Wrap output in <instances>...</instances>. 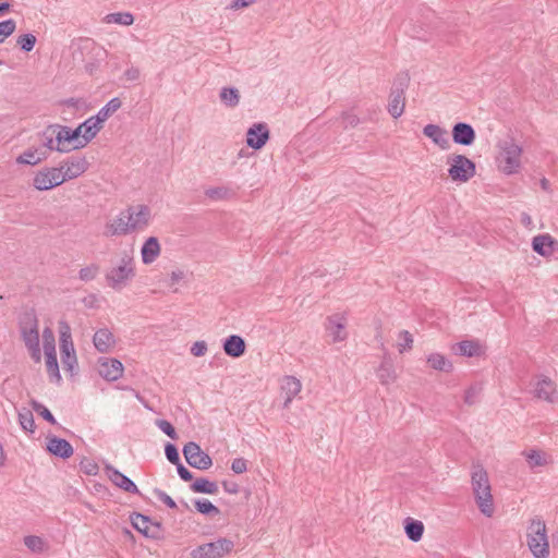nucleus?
<instances>
[{
  "instance_id": "1",
  "label": "nucleus",
  "mask_w": 558,
  "mask_h": 558,
  "mask_svg": "<svg viewBox=\"0 0 558 558\" xmlns=\"http://www.w3.org/2000/svg\"><path fill=\"white\" fill-rule=\"evenodd\" d=\"M150 220L151 209L147 205H130L106 225V234L120 236L143 232L149 226Z\"/></svg>"
},
{
  "instance_id": "2",
  "label": "nucleus",
  "mask_w": 558,
  "mask_h": 558,
  "mask_svg": "<svg viewBox=\"0 0 558 558\" xmlns=\"http://www.w3.org/2000/svg\"><path fill=\"white\" fill-rule=\"evenodd\" d=\"M471 488L481 513L487 518H492L495 512L492 485L487 471L481 464L472 466Z\"/></svg>"
},
{
  "instance_id": "3",
  "label": "nucleus",
  "mask_w": 558,
  "mask_h": 558,
  "mask_svg": "<svg viewBox=\"0 0 558 558\" xmlns=\"http://www.w3.org/2000/svg\"><path fill=\"white\" fill-rule=\"evenodd\" d=\"M107 284L116 291H121L129 286L135 277V263L131 253L123 252L117 265L106 272Z\"/></svg>"
},
{
  "instance_id": "4",
  "label": "nucleus",
  "mask_w": 558,
  "mask_h": 558,
  "mask_svg": "<svg viewBox=\"0 0 558 558\" xmlns=\"http://www.w3.org/2000/svg\"><path fill=\"white\" fill-rule=\"evenodd\" d=\"M526 543L535 558H548L549 543L546 533L545 522L541 519H533L527 527Z\"/></svg>"
},
{
  "instance_id": "5",
  "label": "nucleus",
  "mask_w": 558,
  "mask_h": 558,
  "mask_svg": "<svg viewBox=\"0 0 558 558\" xmlns=\"http://www.w3.org/2000/svg\"><path fill=\"white\" fill-rule=\"evenodd\" d=\"M500 169L506 174L517 173L521 166L522 148L513 140H506L500 144Z\"/></svg>"
},
{
  "instance_id": "6",
  "label": "nucleus",
  "mask_w": 558,
  "mask_h": 558,
  "mask_svg": "<svg viewBox=\"0 0 558 558\" xmlns=\"http://www.w3.org/2000/svg\"><path fill=\"white\" fill-rule=\"evenodd\" d=\"M447 163L450 166L448 175L452 181L466 182L475 175V163L464 155H452L448 157Z\"/></svg>"
},
{
  "instance_id": "7",
  "label": "nucleus",
  "mask_w": 558,
  "mask_h": 558,
  "mask_svg": "<svg viewBox=\"0 0 558 558\" xmlns=\"http://www.w3.org/2000/svg\"><path fill=\"white\" fill-rule=\"evenodd\" d=\"M234 547L231 539L220 537L214 542L197 546L192 550L193 558H222L228 555Z\"/></svg>"
},
{
  "instance_id": "8",
  "label": "nucleus",
  "mask_w": 558,
  "mask_h": 558,
  "mask_svg": "<svg viewBox=\"0 0 558 558\" xmlns=\"http://www.w3.org/2000/svg\"><path fill=\"white\" fill-rule=\"evenodd\" d=\"M88 167L89 163L85 157L72 156L63 160L57 168L60 169L61 179L64 183L82 175Z\"/></svg>"
},
{
  "instance_id": "9",
  "label": "nucleus",
  "mask_w": 558,
  "mask_h": 558,
  "mask_svg": "<svg viewBox=\"0 0 558 558\" xmlns=\"http://www.w3.org/2000/svg\"><path fill=\"white\" fill-rule=\"evenodd\" d=\"M183 456L192 468L208 470L213 465L210 456L204 452L199 445L194 441H190L183 447Z\"/></svg>"
},
{
  "instance_id": "10",
  "label": "nucleus",
  "mask_w": 558,
  "mask_h": 558,
  "mask_svg": "<svg viewBox=\"0 0 558 558\" xmlns=\"http://www.w3.org/2000/svg\"><path fill=\"white\" fill-rule=\"evenodd\" d=\"M63 183L60 169L57 167L44 168L33 179V186L38 191H48Z\"/></svg>"
},
{
  "instance_id": "11",
  "label": "nucleus",
  "mask_w": 558,
  "mask_h": 558,
  "mask_svg": "<svg viewBox=\"0 0 558 558\" xmlns=\"http://www.w3.org/2000/svg\"><path fill=\"white\" fill-rule=\"evenodd\" d=\"M532 392L535 398L548 403L558 402V389L556 384L546 376H537L533 383Z\"/></svg>"
},
{
  "instance_id": "12",
  "label": "nucleus",
  "mask_w": 558,
  "mask_h": 558,
  "mask_svg": "<svg viewBox=\"0 0 558 558\" xmlns=\"http://www.w3.org/2000/svg\"><path fill=\"white\" fill-rule=\"evenodd\" d=\"M269 140V130L266 123H254L246 132V144L253 149H260Z\"/></svg>"
},
{
  "instance_id": "13",
  "label": "nucleus",
  "mask_w": 558,
  "mask_h": 558,
  "mask_svg": "<svg viewBox=\"0 0 558 558\" xmlns=\"http://www.w3.org/2000/svg\"><path fill=\"white\" fill-rule=\"evenodd\" d=\"M22 337L32 359L38 363L41 360V350L39 345V332L36 322L27 329H22Z\"/></svg>"
},
{
  "instance_id": "14",
  "label": "nucleus",
  "mask_w": 558,
  "mask_h": 558,
  "mask_svg": "<svg viewBox=\"0 0 558 558\" xmlns=\"http://www.w3.org/2000/svg\"><path fill=\"white\" fill-rule=\"evenodd\" d=\"M105 472L108 478L112 482V484L119 487L120 489L131 494H140V490L135 483L112 465L107 464L105 466Z\"/></svg>"
},
{
  "instance_id": "15",
  "label": "nucleus",
  "mask_w": 558,
  "mask_h": 558,
  "mask_svg": "<svg viewBox=\"0 0 558 558\" xmlns=\"http://www.w3.org/2000/svg\"><path fill=\"white\" fill-rule=\"evenodd\" d=\"M532 248L543 257H549L558 251V241L550 234H538L532 239Z\"/></svg>"
},
{
  "instance_id": "16",
  "label": "nucleus",
  "mask_w": 558,
  "mask_h": 558,
  "mask_svg": "<svg viewBox=\"0 0 558 558\" xmlns=\"http://www.w3.org/2000/svg\"><path fill=\"white\" fill-rule=\"evenodd\" d=\"M347 318L342 314H335L327 318L326 329L333 342L344 341L348 337L345 331Z\"/></svg>"
},
{
  "instance_id": "17",
  "label": "nucleus",
  "mask_w": 558,
  "mask_h": 558,
  "mask_svg": "<svg viewBox=\"0 0 558 558\" xmlns=\"http://www.w3.org/2000/svg\"><path fill=\"white\" fill-rule=\"evenodd\" d=\"M98 372L102 378L114 381L122 377L123 365L117 359H102L99 362Z\"/></svg>"
},
{
  "instance_id": "18",
  "label": "nucleus",
  "mask_w": 558,
  "mask_h": 558,
  "mask_svg": "<svg viewBox=\"0 0 558 558\" xmlns=\"http://www.w3.org/2000/svg\"><path fill=\"white\" fill-rule=\"evenodd\" d=\"M475 131L471 124L458 122L452 128V140L456 144L470 146L475 141Z\"/></svg>"
},
{
  "instance_id": "19",
  "label": "nucleus",
  "mask_w": 558,
  "mask_h": 558,
  "mask_svg": "<svg viewBox=\"0 0 558 558\" xmlns=\"http://www.w3.org/2000/svg\"><path fill=\"white\" fill-rule=\"evenodd\" d=\"M47 450L62 459H68L73 454L72 445L68 440L56 436L48 438Z\"/></svg>"
},
{
  "instance_id": "20",
  "label": "nucleus",
  "mask_w": 558,
  "mask_h": 558,
  "mask_svg": "<svg viewBox=\"0 0 558 558\" xmlns=\"http://www.w3.org/2000/svg\"><path fill=\"white\" fill-rule=\"evenodd\" d=\"M281 389L286 396L283 408H289L293 398L301 392L302 384L294 376H284L281 381Z\"/></svg>"
},
{
  "instance_id": "21",
  "label": "nucleus",
  "mask_w": 558,
  "mask_h": 558,
  "mask_svg": "<svg viewBox=\"0 0 558 558\" xmlns=\"http://www.w3.org/2000/svg\"><path fill=\"white\" fill-rule=\"evenodd\" d=\"M423 134L430 138L441 149L449 147L448 132L436 124H427L423 129Z\"/></svg>"
},
{
  "instance_id": "22",
  "label": "nucleus",
  "mask_w": 558,
  "mask_h": 558,
  "mask_svg": "<svg viewBox=\"0 0 558 558\" xmlns=\"http://www.w3.org/2000/svg\"><path fill=\"white\" fill-rule=\"evenodd\" d=\"M80 126L83 131V136L81 138V143H78L76 147H85L102 129V124L99 121H96L95 116L85 120L80 124Z\"/></svg>"
},
{
  "instance_id": "23",
  "label": "nucleus",
  "mask_w": 558,
  "mask_h": 558,
  "mask_svg": "<svg viewBox=\"0 0 558 558\" xmlns=\"http://www.w3.org/2000/svg\"><path fill=\"white\" fill-rule=\"evenodd\" d=\"M160 251H161V247H160L158 239L155 236L148 238L144 242V244L141 248V255H142L143 263L145 265H149V264L154 263L157 259V257L160 255Z\"/></svg>"
},
{
  "instance_id": "24",
  "label": "nucleus",
  "mask_w": 558,
  "mask_h": 558,
  "mask_svg": "<svg viewBox=\"0 0 558 558\" xmlns=\"http://www.w3.org/2000/svg\"><path fill=\"white\" fill-rule=\"evenodd\" d=\"M56 133V150L60 153H68L72 150L73 138L71 129L69 126L57 125L53 130Z\"/></svg>"
},
{
  "instance_id": "25",
  "label": "nucleus",
  "mask_w": 558,
  "mask_h": 558,
  "mask_svg": "<svg viewBox=\"0 0 558 558\" xmlns=\"http://www.w3.org/2000/svg\"><path fill=\"white\" fill-rule=\"evenodd\" d=\"M223 351L228 356L240 357L245 352V341L238 335L228 337L223 342Z\"/></svg>"
},
{
  "instance_id": "26",
  "label": "nucleus",
  "mask_w": 558,
  "mask_h": 558,
  "mask_svg": "<svg viewBox=\"0 0 558 558\" xmlns=\"http://www.w3.org/2000/svg\"><path fill=\"white\" fill-rule=\"evenodd\" d=\"M93 342L99 352H109L114 344V337L107 328L99 329L95 332Z\"/></svg>"
},
{
  "instance_id": "27",
  "label": "nucleus",
  "mask_w": 558,
  "mask_h": 558,
  "mask_svg": "<svg viewBox=\"0 0 558 558\" xmlns=\"http://www.w3.org/2000/svg\"><path fill=\"white\" fill-rule=\"evenodd\" d=\"M377 377L381 385L388 386L396 381L397 373L390 359L385 357L377 368Z\"/></svg>"
},
{
  "instance_id": "28",
  "label": "nucleus",
  "mask_w": 558,
  "mask_h": 558,
  "mask_svg": "<svg viewBox=\"0 0 558 558\" xmlns=\"http://www.w3.org/2000/svg\"><path fill=\"white\" fill-rule=\"evenodd\" d=\"M404 531L408 538L414 543L421 541L424 533V524L422 521L408 518L404 521Z\"/></svg>"
},
{
  "instance_id": "29",
  "label": "nucleus",
  "mask_w": 558,
  "mask_h": 558,
  "mask_svg": "<svg viewBox=\"0 0 558 558\" xmlns=\"http://www.w3.org/2000/svg\"><path fill=\"white\" fill-rule=\"evenodd\" d=\"M404 97L403 90L398 89L392 92L388 105V111L393 118H399L404 111Z\"/></svg>"
},
{
  "instance_id": "30",
  "label": "nucleus",
  "mask_w": 558,
  "mask_h": 558,
  "mask_svg": "<svg viewBox=\"0 0 558 558\" xmlns=\"http://www.w3.org/2000/svg\"><path fill=\"white\" fill-rule=\"evenodd\" d=\"M240 98V92L235 87H222L220 89L219 99L228 108L238 107Z\"/></svg>"
},
{
  "instance_id": "31",
  "label": "nucleus",
  "mask_w": 558,
  "mask_h": 558,
  "mask_svg": "<svg viewBox=\"0 0 558 558\" xmlns=\"http://www.w3.org/2000/svg\"><path fill=\"white\" fill-rule=\"evenodd\" d=\"M205 196L215 202L227 201L234 196V192L226 185L211 186L205 190Z\"/></svg>"
},
{
  "instance_id": "32",
  "label": "nucleus",
  "mask_w": 558,
  "mask_h": 558,
  "mask_svg": "<svg viewBox=\"0 0 558 558\" xmlns=\"http://www.w3.org/2000/svg\"><path fill=\"white\" fill-rule=\"evenodd\" d=\"M428 365L436 371L449 373L452 371V363L440 353H432L426 359Z\"/></svg>"
},
{
  "instance_id": "33",
  "label": "nucleus",
  "mask_w": 558,
  "mask_h": 558,
  "mask_svg": "<svg viewBox=\"0 0 558 558\" xmlns=\"http://www.w3.org/2000/svg\"><path fill=\"white\" fill-rule=\"evenodd\" d=\"M60 352L64 369L72 373L77 364L74 345H60Z\"/></svg>"
},
{
  "instance_id": "34",
  "label": "nucleus",
  "mask_w": 558,
  "mask_h": 558,
  "mask_svg": "<svg viewBox=\"0 0 558 558\" xmlns=\"http://www.w3.org/2000/svg\"><path fill=\"white\" fill-rule=\"evenodd\" d=\"M121 100L118 97L110 99L95 116L96 121L104 124L114 112L121 108Z\"/></svg>"
},
{
  "instance_id": "35",
  "label": "nucleus",
  "mask_w": 558,
  "mask_h": 558,
  "mask_svg": "<svg viewBox=\"0 0 558 558\" xmlns=\"http://www.w3.org/2000/svg\"><path fill=\"white\" fill-rule=\"evenodd\" d=\"M102 22L106 24H118L130 26L134 23V15L131 12H114L105 15Z\"/></svg>"
},
{
  "instance_id": "36",
  "label": "nucleus",
  "mask_w": 558,
  "mask_h": 558,
  "mask_svg": "<svg viewBox=\"0 0 558 558\" xmlns=\"http://www.w3.org/2000/svg\"><path fill=\"white\" fill-rule=\"evenodd\" d=\"M457 353L462 356L473 357L481 354V344L474 340H464L457 343Z\"/></svg>"
},
{
  "instance_id": "37",
  "label": "nucleus",
  "mask_w": 558,
  "mask_h": 558,
  "mask_svg": "<svg viewBox=\"0 0 558 558\" xmlns=\"http://www.w3.org/2000/svg\"><path fill=\"white\" fill-rule=\"evenodd\" d=\"M45 158V155L39 153L38 149L29 148L16 158V162L20 165L35 166L41 162Z\"/></svg>"
},
{
  "instance_id": "38",
  "label": "nucleus",
  "mask_w": 558,
  "mask_h": 558,
  "mask_svg": "<svg viewBox=\"0 0 558 558\" xmlns=\"http://www.w3.org/2000/svg\"><path fill=\"white\" fill-rule=\"evenodd\" d=\"M191 489L194 493L209 494L214 495L218 492V486L215 482H211L207 478L201 477L197 478L192 485Z\"/></svg>"
},
{
  "instance_id": "39",
  "label": "nucleus",
  "mask_w": 558,
  "mask_h": 558,
  "mask_svg": "<svg viewBox=\"0 0 558 558\" xmlns=\"http://www.w3.org/2000/svg\"><path fill=\"white\" fill-rule=\"evenodd\" d=\"M522 454L525 457L529 466L532 469L536 466H544L548 462L546 454L541 450L531 449L529 451H524Z\"/></svg>"
},
{
  "instance_id": "40",
  "label": "nucleus",
  "mask_w": 558,
  "mask_h": 558,
  "mask_svg": "<svg viewBox=\"0 0 558 558\" xmlns=\"http://www.w3.org/2000/svg\"><path fill=\"white\" fill-rule=\"evenodd\" d=\"M132 525L135 530L145 536H150V525H153V522L148 517L141 513H135L132 517Z\"/></svg>"
},
{
  "instance_id": "41",
  "label": "nucleus",
  "mask_w": 558,
  "mask_h": 558,
  "mask_svg": "<svg viewBox=\"0 0 558 558\" xmlns=\"http://www.w3.org/2000/svg\"><path fill=\"white\" fill-rule=\"evenodd\" d=\"M46 355V367L50 379L57 384L61 381L59 365L57 361V353H49Z\"/></svg>"
},
{
  "instance_id": "42",
  "label": "nucleus",
  "mask_w": 558,
  "mask_h": 558,
  "mask_svg": "<svg viewBox=\"0 0 558 558\" xmlns=\"http://www.w3.org/2000/svg\"><path fill=\"white\" fill-rule=\"evenodd\" d=\"M195 508L198 512L207 515H218L220 513V510L208 499L195 500Z\"/></svg>"
},
{
  "instance_id": "43",
  "label": "nucleus",
  "mask_w": 558,
  "mask_h": 558,
  "mask_svg": "<svg viewBox=\"0 0 558 558\" xmlns=\"http://www.w3.org/2000/svg\"><path fill=\"white\" fill-rule=\"evenodd\" d=\"M413 347V336L408 330H401L398 335L397 348L400 353L411 350Z\"/></svg>"
},
{
  "instance_id": "44",
  "label": "nucleus",
  "mask_w": 558,
  "mask_h": 558,
  "mask_svg": "<svg viewBox=\"0 0 558 558\" xmlns=\"http://www.w3.org/2000/svg\"><path fill=\"white\" fill-rule=\"evenodd\" d=\"M25 546L33 553H43L45 550V542L41 537L29 535L24 538Z\"/></svg>"
},
{
  "instance_id": "45",
  "label": "nucleus",
  "mask_w": 558,
  "mask_h": 558,
  "mask_svg": "<svg viewBox=\"0 0 558 558\" xmlns=\"http://www.w3.org/2000/svg\"><path fill=\"white\" fill-rule=\"evenodd\" d=\"M19 422L24 430L29 433L35 430V422L32 411L26 409L21 411L19 413Z\"/></svg>"
},
{
  "instance_id": "46",
  "label": "nucleus",
  "mask_w": 558,
  "mask_h": 558,
  "mask_svg": "<svg viewBox=\"0 0 558 558\" xmlns=\"http://www.w3.org/2000/svg\"><path fill=\"white\" fill-rule=\"evenodd\" d=\"M43 342L45 354L56 353V339L53 331L47 327L43 331Z\"/></svg>"
},
{
  "instance_id": "47",
  "label": "nucleus",
  "mask_w": 558,
  "mask_h": 558,
  "mask_svg": "<svg viewBox=\"0 0 558 558\" xmlns=\"http://www.w3.org/2000/svg\"><path fill=\"white\" fill-rule=\"evenodd\" d=\"M482 392V386L478 384H474L470 386L465 391L463 396V401L468 405H473L477 402L478 397Z\"/></svg>"
},
{
  "instance_id": "48",
  "label": "nucleus",
  "mask_w": 558,
  "mask_h": 558,
  "mask_svg": "<svg viewBox=\"0 0 558 558\" xmlns=\"http://www.w3.org/2000/svg\"><path fill=\"white\" fill-rule=\"evenodd\" d=\"M365 119L359 118L352 110L343 111L341 113V123L344 129L354 128Z\"/></svg>"
},
{
  "instance_id": "49",
  "label": "nucleus",
  "mask_w": 558,
  "mask_h": 558,
  "mask_svg": "<svg viewBox=\"0 0 558 558\" xmlns=\"http://www.w3.org/2000/svg\"><path fill=\"white\" fill-rule=\"evenodd\" d=\"M16 28V22L13 19H9L0 22V44H2L5 38L11 36Z\"/></svg>"
},
{
  "instance_id": "50",
  "label": "nucleus",
  "mask_w": 558,
  "mask_h": 558,
  "mask_svg": "<svg viewBox=\"0 0 558 558\" xmlns=\"http://www.w3.org/2000/svg\"><path fill=\"white\" fill-rule=\"evenodd\" d=\"M36 40L35 35L24 34L17 37L16 43L23 51L29 52L34 49Z\"/></svg>"
},
{
  "instance_id": "51",
  "label": "nucleus",
  "mask_w": 558,
  "mask_h": 558,
  "mask_svg": "<svg viewBox=\"0 0 558 558\" xmlns=\"http://www.w3.org/2000/svg\"><path fill=\"white\" fill-rule=\"evenodd\" d=\"M99 272V266L96 264L88 265L82 268L78 272V278L82 281H90L96 278Z\"/></svg>"
},
{
  "instance_id": "52",
  "label": "nucleus",
  "mask_w": 558,
  "mask_h": 558,
  "mask_svg": "<svg viewBox=\"0 0 558 558\" xmlns=\"http://www.w3.org/2000/svg\"><path fill=\"white\" fill-rule=\"evenodd\" d=\"M60 345L68 344L73 345L71 328L65 322H60Z\"/></svg>"
},
{
  "instance_id": "53",
  "label": "nucleus",
  "mask_w": 558,
  "mask_h": 558,
  "mask_svg": "<svg viewBox=\"0 0 558 558\" xmlns=\"http://www.w3.org/2000/svg\"><path fill=\"white\" fill-rule=\"evenodd\" d=\"M156 425L158 426V428L160 430H162L171 439L178 438V434L170 422H168L166 420H158V421H156Z\"/></svg>"
},
{
  "instance_id": "54",
  "label": "nucleus",
  "mask_w": 558,
  "mask_h": 558,
  "mask_svg": "<svg viewBox=\"0 0 558 558\" xmlns=\"http://www.w3.org/2000/svg\"><path fill=\"white\" fill-rule=\"evenodd\" d=\"M165 453L169 462L172 464H179L180 457L177 447L172 444H167L165 447Z\"/></svg>"
},
{
  "instance_id": "55",
  "label": "nucleus",
  "mask_w": 558,
  "mask_h": 558,
  "mask_svg": "<svg viewBox=\"0 0 558 558\" xmlns=\"http://www.w3.org/2000/svg\"><path fill=\"white\" fill-rule=\"evenodd\" d=\"M154 495L157 497V499L161 502H163L167 507L174 509L177 508L175 501L163 490L161 489H154Z\"/></svg>"
},
{
  "instance_id": "56",
  "label": "nucleus",
  "mask_w": 558,
  "mask_h": 558,
  "mask_svg": "<svg viewBox=\"0 0 558 558\" xmlns=\"http://www.w3.org/2000/svg\"><path fill=\"white\" fill-rule=\"evenodd\" d=\"M34 409L36 412H38L46 421L50 422L51 424H56V418L52 415V413L43 404L40 403H34Z\"/></svg>"
},
{
  "instance_id": "57",
  "label": "nucleus",
  "mask_w": 558,
  "mask_h": 558,
  "mask_svg": "<svg viewBox=\"0 0 558 558\" xmlns=\"http://www.w3.org/2000/svg\"><path fill=\"white\" fill-rule=\"evenodd\" d=\"M231 470L235 474H242L247 471V462L243 458H236L231 463Z\"/></svg>"
},
{
  "instance_id": "58",
  "label": "nucleus",
  "mask_w": 558,
  "mask_h": 558,
  "mask_svg": "<svg viewBox=\"0 0 558 558\" xmlns=\"http://www.w3.org/2000/svg\"><path fill=\"white\" fill-rule=\"evenodd\" d=\"M206 351H207V344L205 341H196L191 347V353L197 357L205 355Z\"/></svg>"
},
{
  "instance_id": "59",
  "label": "nucleus",
  "mask_w": 558,
  "mask_h": 558,
  "mask_svg": "<svg viewBox=\"0 0 558 558\" xmlns=\"http://www.w3.org/2000/svg\"><path fill=\"white\" fill-rule=\"evenodd\" d=\"M123 76L126 81L134 82L140 78L141 71L136 66H131L124 71Z\"/></svg>"
},
{
  "instance_id": "60",
  "label": "nucleus",
  "mask_w": 558,
  "mask_h": 558,
  "mask_svg": "<svg viewBox=\"0 0 558 558\" xmlns=\"http://www.w3.org/2000/svg\"><path fill=\"white\" fill-rule=\"evenodd\" d=\"M175 465H177L178 474L183 481L187 482L193 478L192 473L183 464H181L179 462V464H175Z\"/></svg>"
},
{
  "instance_id": "61",
  "label": "nucleus",
  "mask_w": 558,
  "mask_h": 558,
  "mask_svg": "<svg viewBox=\"0 0 558 558\" xmlns=\"http://www.w3.org/2000/svg\"><path fill=\"white\" fill-rule=\"evenodd\" d=\"M255 2H256V0H232V2L230 4V9H232V10L243 9V8H246Z\"/></svg>"
},
{
  "instance_id": "62",
  "label": "nucleus",
  "mask_w": 558,
  "mask_h": 558,
  "mask_svg": "<svg viewBox=\"0 0 558 558\" xmlns=\"http://www.w3.org/2000/svg\"><path fill=\"white\" fill-rule=\"evenodd\" d=\"M71 133H72V138H73L72 148L78 149L80 147H76V145H78V143H81V138L83 136V131H82L81 126L78 125L75 130L71 129Z\"/></svg>"
},
{
  "instance_id": "63",
  "label": "nucleus",
  "mask_w": 558,
  "mask_h": 558,
  "mask_svg": "<svg viewBox=\"0 0 558 558\" xmlns=\"http://www.w3.org/2000/svg\"><path fill=\"white\" fill-rule=\"evenodd\" d=\"M185 274L183 270H173L170 275L171 284L180 282L184 278Z\"/></svg>"
},
{
  "instance_id": "64",
  "label": "nucleus",
  "mask_w": 558,
  "mask_h": 558,
  "mask_svg": "<svg viewBox=\"0 0 558 558\" xmlns=\"http://www.w3.org/2000/svg\"><path fill=\"white\" fill-rule=\"evenodd\" d=\"M520 221L524 227H526L529 229L533 228V220L529 214L522 213L520 216Z\"/></svg>"
}]
</instances>
